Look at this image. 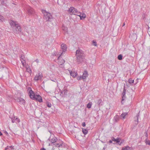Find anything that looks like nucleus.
<instances>
[{"mask_svg":"<svg viewBox=\"0 0 150 150\" xmlns=\"http://www.w3.org/2000/svg\"><path fill=\"white\" fill-rule=\"evenodd\" d=\"M123 92H125V93L126 92V90L125 89V85L124 86Z\"/></svg>","mask_w":150,"mask_h":150,"instance_id":"nucleus-40","label":"nucleus"},{"mask_svg":"<svg viewBox=\"0 0 150 150\" xmlns=\"http://www.w3.org/2000/svg\"><path fill=\"white\" fill-rule=\"evenodd\" d=\"M92 103H88L87 105V107L88 108H91Z\"/></svg>","mask_w":150,"mask_h":150,"instance_id":"nucleus-30","label":"nucleus"},{"mask_svg":"<svg viewBox=\"0 0 150 150\" xmlns=\"http://www.w3.org/2000/svg\"><path fill=\"white\" fill-rule=\"evenodd\" d=\"M50 140H51L50 141L51 142V144H53L55 142H57V139L56 138V137H54L53 138H52Z\"/></svg>","mask_w":150,"mask_h":150,"instance_id":"nucleus-21","label":"nucleus"},{"mask_svg":"<svg viewBox=\"0 0 150 150\" xmlns=\"http://www.w3.org/2000/svg\"><path fill=\"white\" fill-rule=\"evenodd\" d=\"M12 122V123H19L20 122V120L17 117L15 116L11 118Z\"/></svg>","mask_w":150,"mask_h":150,"instance_id":"nucleus-10","label":"nucleus"},{"mask_svg":"<svg viewBox=\"0 0 150 150\" xmlns=\"http://www.w3.org/2000/svg\"><path fill=\"white\" fill-rule=\"evenodd\" d=\"M82 125L83 127H85V126H86L85 123V122H83V123H82Z\"/></svg>","mask_w":150,"mask_h":150,"instance_id":"nucleus-41","label":"nucleus"},{"mask_svg":"<svg viewBox=\"0 0 150 150\" xmlns=\"http://www.w3.org/2000/svg\"><path fill=\"white\" fill-rule=\"evenodd\" d=\"M15 100L17 101L19 103L21 104H24L25 103V101L24 100L21 98H17Z\"/></svg>","mask_w":150,"mask_h":150,"instance_id":"nucleus-9","label":"nucleus"},{"mask_svg":"<svg viewBox=\"0 0 150 150\" xmlns=\"http://www.w3.org/2000/svg\"><path fill=\"white\" fill-rule=\"evenodd\" d=\"M21 61L23 66H24L26 64V62L25 61V58L24 55L22 54L21 56Z\"/></svg>","mask_w":150,"mask_h":150,"instance_id":"nucleus-8","label":"nucleus"},{"mask_svg":"<svg viewBox=\"0 0 150 150\" xmlns=\"http://www.w3.org/2000/svg\"><path fill=\"white\" fill-rule=\"evenodd\" d=\"M29 93L30 94L29 96L31 98L33 99H35V95L34 92L31 89H30V90H29Z\"/></svg>","mask_w":150,"mask_h":150,"instance_id":"nucleus-7","label":"nucleus"},{"mask_svg":"<svg viewBox=\"0 0 150 150\" xmlns=\"http://www.w3.org/2000/svg\"><path fill=\"white\" fill-rule=\"evenodd\" d=\"M88 72L86 71H85L82 76V79H85L87 76Z\"/></svg>","mask_w":150,"mask_h":150,"instance_id":"nucleus-18","label":"nucleus"},{"mask_svg":"<svg viewBox=\"0 0 150 150\" xmlns=\"http://www.w3.org/2000/svg\"><path fill=\"white\" fill-rule=\"evenodd\" d=\"M76 61L78 64L80 63L83 61L85 57L83 52L80 49L77 50L76 51Z\"/></svg>","mask_w":150,"mask_h":150,"instance_id":"nucleus-1","label":"nucleus"},{"mask_svg":"<svg viewBox=\"0 0 150 150\" xmlns=\"http://www.w3.org/2000/svg\"><path fill=\"white\" fill-rule=\"evenodd\" d=\"M42 77L43 75L40 72L36 74L34 77V79L35 81H38V80H41Z\"/></svg>","mask_w":150,"mask_h":150,"instance_id":"nucleus-5","label":"nucleus"},{"mask_svg":"<svg viewBox=\"0 0 150 150\" xmlns=\"http://www.w3.org/2000/svg\"><path fill=\"white\" fill-rule=\"evenodd\" d=\"M82 129V132L84 134L86 135L88 133V130L86 129H85L83 128Z\"/></svg>","mask_w":150,"mask_h":150,"instance_id":"nucleus-28","label":"nucleus"},{"mask_svg":"<svg viewBox=\"0 0 150 150\" xmlns=\"http://www.w3.org/2000/svg\"><path fill=\"white\" fill-rule=\"evenodd\" d=\"M67 11L71 15L74 14L77 15L79 14V12L73 7H70Z\"/></svg>","mask_w":150,"mask_h":150,"instance_id":"nucleus-3","label":"nucleus"},{"mask_svg":"<svg viewBox=\"0 0 150 150\" xmlns=\"http://www.w3.org/2000/svg\"><path fill=\"white\" fill-rule=\"evenodd\" d=\"M129 37L132 40H135L137 39V35L135 34H132L129 36Z\"/></svg>","mask_w":150,"mask_h":150,"instance_id":"nucleus-15","label":"nucleus"},{"mask_svg":"<svg viewBox=\"0 0 150 150\" xmlns=\"http://www.w3.org/2000/svg\"><path fill=\"white\" fill-rule=\"evenodd\" d=\"M0 0V1L1 2V3L2 4H4V0Z\"/></svg>","mask_w":150,"mask_h":150,"instance_id":"nucleus-42","label":"nucleus"},{"mask_svg":"<svg viewBox=\"0 0 150 150\" xmlns=\"http://www.w3.org/2000/svg\"><path fill=\"white\" fill-rule=\"evenodd\" d=\"M10 24L13 28H14L15 26L17 24L15 22L13 21H11L10 22Z\"/></svg>","mask_w":150,"mask_h":150,"instance_id":"nucleus-20","label":"nucleus"},{"mask_svg":"<svg viewBox=\"0 0 150 150\" xmlns=\"http://www.w3.org/2000/svg\"><path fill=\"white\" fill-rule=\"evenodd\" d=\"M131 148L128 146H127L126 147H123L122 149V150H130Z\"/></svg>","mask_w":150,"mask_h":150,"instance_id":"nucleus-27","label":"nucleus"},{"mask_svg":"<svg viewBox=\"0 0 150 150\" xmlns=\"http://www.w3.org/2000/svg\"><path fill=\"white\" fill-rule=\"evenodd\" d=\"M105 147H104L103 148V150H105Z\"/></svg>","mask_w":150,"mask_h":150,"instance_id":"nucleus-50","label":"nucleus"},{"mask_svg":"<svg viewBox=\"0 0 150 150\" xmlns=\"http://www.w3.org/2000/svg\"><path fill=\"white\" fill-rule=\"evenodd\" d=\"M139 113L137 114L136 115L137 120L136 121L135 124L137 125L138 123V117H139Z\"/></svg>","mask_w":150,"mask_h":150,"instance_id":"nucleus-29","label":"nucleus"},{"mask_svg":"<svg viewBox=\"0 0 150 150\" xmlns=\"http://www.w3.org/2000/svg\"><path fill=\"white\" fill-rule=\"evenodd\" d=\"M55 148L54 147H53L52 149L53 150H55Z\"/></svg>","mask_w":150,"mask_h":150,"instance_id":"nucleus-47","label":"nucleus"},{"mask_svg":"<svg viewBox=\"0 0 150 150\" xmlns=\"http://www.w3.org/2000/svg\"><path fill=\"white\" fill-rule=\"evenodd\" d=\"M35 99L40 102H42V99L41 97L39 95H36L35 97Z\"/></svg>","mask_w":150,"mask_h":150,"instance_id":"nucleus-16","label":"nucleus"},{"mask_svg":"<svg viewBox=\"0 0 150 150\" xmlns=\"http://www.w3.org/2000/svg\"><path fill=\"white\" fill-rule=\"evenodd\" d=\"M145 136L146 137H148V133H147V132H146L145 133Z\"/></svg>","mask_w":150,"mask_h":150,"instance_id":"nucleus-43","label":"nucleus"},{"mask_svg":"<svg viewBox=\"0 0 150 150\" xmlns=\"http://www.w3.org/2000/svg\"><path fill=\"white\" fill-rule=\"evenodd\" d=\"M119 117L118 115H116L114 117L113 120L115 122H117L119 121Z\"/></svg>","mask_w":150,"mask_h":150,"instance_id":"nucleus-23","label":"nucleus"},{"mask_svg":"<svg viewBox=\"0 0 150 150\" xmlns=\"http://www.w3.org/2000/svg\"><path fill=\"white\" fill-rule=\"evenodd\" d=\"M128 82L129 83L131 84L132 83H134V80H133L132 79H130L128 80Z\"/></svg>","mask_w":150,"mask_h":150,"instance_id":"nucleus-31","label":"nucleus"},{"mask_svg":"<svg viewBox=\"0 0 150 150\" xmlns=\"http://www.w3.org/2000/svg\"><path fill=\"white\" fill-rule=\"evenodd\" d=\"M9 148V146H7L6 148H5V150H6V149H8Z\"/></svg>","mask_w":150,"mask_h":150,"instance_id":"nucleus-46","label":"nucleus"},{"mask_svg":"<svg viewBox=\"0 0 150 150\" xmlns=\"http://www.w3.org/2000/svg\"><path fill=\"white\" fill-rule=\"evenodd\" d=\"M49 146H50V145H51V146H53V144H49Z\"/></svg>","mask_w":150,"mask_h":150,"instance_id":"nucleus-49","label":"nucleus"},{"mask_svg":"<svg viewBox=\"0 0 150 150\" xmlns=\"http://www.w3.org/2000/svg\"><path fill=\"white\" fill-rule=\"evenodd\" d=\"M47 106L48 107L50 108L51 106V105L50 103H47Z\"/></svg>","mask_w":150,"mask_h":150,"instance_id":"nucleus-37","label":"nucleus"},{"mask_svg":"<svg viewBox=\"0 0 150 150\" xmlns=\"http://www.w3.org/2000/svg\"><path fill=\"white\" fill-rule=\"evenodd\" d=\"M77 16H79L80 17V19L81 20L84 19L86 16V15L84 13H81L79 12V14H78Z\"/></svg>","mask_w":150,"mask_h":150,"instance_id":"nucleus-14","label":"nucleus"},{"mask_svg":"<svg viewBox=\"0 0 150 150\" xmlns=\"http://www.w3.org/2000/svg\"><path fill=\"white\" fill-rule=\"evenodd\" d=\"M62 144L63 143L62 142H61L59 143H58V142H57V143L53 144V145H54L56 147H60L62 145Z\"/></svg>","mask_w":150,"mask_h":150,"instance_id":"nucleus-17","label":"nucleus"},{"mask_svg":"<svg viewBox=\"0 0 150 150\" xmlns=\"http://www.w3.org/2000/svg\"><path fill=\"white\" fill-rule=\"evenodd\" d=\"M67 93V90L66 89H64L63 90L61 93V94H62V96H64V95H66Z\"/></svg>","mask_w":150,"mask_h":150,"instance_id":"nucleus-24","label":"nucleus"},{"mask_svg":"<svg viewBox=\"0 0 150 150\" xmlns=\"http://www.w3.org/2000/svg\"><path fill=\"white\" fill-rule=\"evenodd\" d=\"M146 144L150 145V141L149 140H146Z\"/></svg>","mask_w":150,"mask_h":150,"instance_id":"nucleus-36","label":"nucleus"},{"mask_svg":"<svg viewBox=\"0 0 150 150\" xmlns=\"http://www.w3.org/2000/svg\"><path fill=\"white\" fill-rule=\"evenodd\" d=\"M5 133H6V134H8V133H7V132L6 131H5Z\"/></svg>","mask_w":150,"mask_h":150,"instance_id":"nucleus-51","label":"nucleus"},{"mask_svg":"<svg viewBox=\"0 0 150 150\" xmlns=\"http://www.w3.org/2000/svg\"><path fill=\"white\" fill-rule=\"evenodd\" d=\"M42 12L44 14V18L46 21H50L52 18V16L49 12H46L45 10H42Z\"/></svg>","mask_w":150,"mask_h":150,"instance_id":"nucleus-2","label":"nucleus"},{"mask_svg":"<svg viewBox=\"0 0 150 150\" xmlns=\"http://www.w3.org/2000/svg\"><path fill=\"white\" fill-rule=\"evenodd\" d=\"M26 71L27 72H29L30 73H31L32 71L30 67L29 66H26Z\"/></svg>","mask_w":150,"mask_h":150,"instance_id":"nucleus-25","label":"nucleus"},{"mask_svg":"<svg viewBox=\"0 0 150 150\" xmlns=\"http://www.w3.org/2000/svg\"><path fill=\"white\" fill-rule=\"evenodd\" d=\"M9 148H11V149H13V150L14 149L13 146H9Z\"/></svg>","mask_w":150,"mask_h":150,"instance_id":"nucleus-39","label":"nucleus"},{"mask_svg":"<svg viewBox=\"0 0 150 150\" xmlns=\"http://www.w3.org/2000/svg\"><path fill=\"white\" fill-rule=\"evenodd\" d=\"M102 102V100L100 99H99L98 101V102L97 103V104L98 105H100V103H101V102Z\"/></svg>","mask_w":150,"mask_h":150,"instance_id":"nucleus-35","label":"nucleus"},{"mask_svg":"<svg viewBox=\"0 0 150 150\" xmlns=\"http://www.w3.org/2000/svg\"><path fill=\"white\" fill-rule=\"evenodd\" d=\"M28 13L29 14H32L34 13V11L33 8L30 7H29L27 8Z\"/></svg>","mask_w":150,"mask_h":150,"instance_id":"nucleus-13","label":"nucleus"},{"mask_svg":"<svg viewBox=\"0 0 150 150\" xmlns=\"http://www.w3.org/2000/svg\"><path fill=\"white\" fill-rule=\"evenodd\" d=\"M109 142L110 143H112V140H109Z\"/></svg>","mask_w":150,"mask_h":150,"instance_id":"nucleus-45","label":"nucleus"},{"mask_svg":"<svg viewBox=\"0 0 150 150\" xmlns=\"http://www.w3.org/2000/svg\"><path fill=\"white\" fill-rule=\"evenodd\" d=\"M4 20V17L0 15V21L2 22Z\"/></svg>","mask_w":150,"mask_h":150,"instance_id":"nucleus-34","label":"nucleus"},{"mask_svg":"<svg viewBox=\"0 0 150 150\" xmlns=\"http://www.w3.org/2000/svg\"><path fill=\"white\" fill-rule=\"evenodd\" d=\"M125 25V23H124L123 24L122 26L123 27V26H124Z\"/></svg>","mask_w":150,"mask_h":150,"instance_id":"nucleus-48","label":"nucleus"},{"mask_svg":"<svg viewBox=\"0 0 150 150\" xmlns=\"http://www.w3.org/2000/svg\"><path fill=\"white\" fill-rule=\"evenodd\" d=\"M127 112H124L123 113L121 114L120 115V116L122 117L123 119H125V116L127 115Z\"/></svg>","mask_w":150,"mask_h":150,"instance_id":"nucleus-26","label":"nucleus"},{"mask_svg":"<svg viewBox=\"0 0 150 150\" xmlns=\"http://www.w3.org/2000/svg\"><path fill=\"white\" fill-rule=\"evenodd\" d=\"M125 93H126L125 92H123L122 93V100L121 101V103L122 104H123V101L124 100L125 98Z\"/></svg>","mask_w":150,"mask_h":150,"instance_id":"nucleus-22","label":"nucleus"},{"mask_svg":"<svg viewBox=\"0 0 150 150\" xmlns=\"http://www.w3.org/2000/svg\"><path fill=\"white\" fill-rule=\"evenodd\" d=\"M13 32L16 33H19L21 31V26L17 24L13 28Z\"/></svg>","mask_w":150,"mask_h":150,"instance_id":"nucleus-4","label":"nucleus"},{"mask_svg":"<svg viewBox=\"0 0 150 150\" xmlns=\"http://www.w3.org/2000/svg\"><path fill=\"white\" fill-rule=\"evenodd\" d=\"M61 48L63 51V52L61 54H62L63 53V52H65L66 51L67 47L65 44H62L61 45Z\"/></svg>","mask_w":150,"mask_h":150,"instance_id":"nucleus-11","label":"nucleus"},{"mask_svg":"<svg viewBox=\"0 0 150 150\" xmlns=\"http://www.w3.org/2000/svg\"><path fill=\"white\" fill-rule=\"evenodd\" d=\"M92 42H93V45L94 46H97V42L96 41H94V40H93L92 41Z\"/></svg>","mask_w":150,"mask_h":150,"instance_id":"nucleus-33","label":"nucleus"},{"mask_svg":"<svg viewBox=\"0 0 150 150\" xmlns=\"http://www.w3.org/2000/svg\"><path fill=\"white\" fill-rule=\"evenodd\" d=\"M40 150H46V149L44 148H42L40 149Z\"/></svg>","mask_w":150,"mask_h":150,"instance_id":"nucleus-44","label":"nucleus"},{"mask_svg":"<svg viewBox=\"0 0 150 150\" xmlns=\"http://www.w3.org/2000/svg\"><path fill=\"white\" fill-rule=\"evenodd\" d=\"M69 72L71 76L73 77H75L76 76V73L75 72H73L69 70Z\"/></svg>","mask_w":150,"mask_h":150,"instance_id":"nucleus-19","label":"nucleus"},{"mask_svg":"<svg viewBox=\"0 0 150 150\" xmlns=\"http://www.w3.org/2000/svg\"><path fill=\"white\" fill-rule=\"evenodd\" d=\"M77 79L78 80H80L82 79V76H78L77 77Z\"/></svg>","mask_w":150,"mask_h":150,"instance_id":"nucleus-38","label":"nucleus"},{"mask_svg":"<svg viewBox=\"0 0 150 150\" xmlns=\"http://www.w3.org/2000/svg\"><path fill=\"white\" fill-rule=\"evenodd\" d=\"M122 56L121 54L119 55L117 57L118 59L119 60H121L122 59Z\"/></svg>","mask_w":150,"mask_h":150,"instance_id":"nucleus-32","label":"nucleus"},{"mask_svg":"<svg viewBox=\"0 0 150 150\" xmlns=\"http://www.w3.org/2000/svg\"><path fill=\"white\" fill-rule=\"evenodd\" d=\"M112 140L118 143L119 145H121L122 143V142H120L121 139L120 138H117V139H115L114 138L112 137Z\"/></svg>","mask_w":150,"mask_h":150,"instance_id":"nucleus-12","label":"nucleus"},{"mask_svg":"<svg viewBox=\"0 0 150 150\" xmlns=\"http://www.w3.org/2000/svg\"><path fill=\"white\" fill-rule=\"evenodd\" d=\"M61 55H60L59 56L58 58V60L59 61V64L60 65V67H62L61 66H62V64L64 63L65 61L64 59L60 58V57Z\"/></svg>","mask_w":150,"mask_h":150,"instance_id":"nucleus-6","label":"nucleus"}]
</instances>
